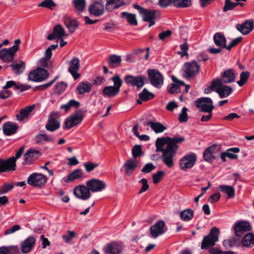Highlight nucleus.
Here are the masks:
<instances>
[{"label": "nucleus", "instance_id": "8", "mask_svg": "<svg viewBox=\"0 0 254 254\" xmlns=\"http://www.w3.org/2000/svg\"><path fill=\"white\" fill-rule=\"evenodd\" d=\"M148 75L150 83L154 87L160 88L163 85L162 75L158 70L148 69Z\"/></svg>", "mask_w": 254, "mask_h": 254}, {"label": "nucleus", "instance_id": "34", "mask_svg": "<svg viewBox=\"0 0 254 254\" xmlns=\"http://www.w3.org/2000/svg\"><path fill=\"white\" fill-rule=\"evenodd\" d=\"M92 89V84L88 81L80 82L77 86V93L83 95L86 93H89Z\"/></svg>", "mask_w": 254, "mask_h": 254}, {"label": "nucleus", "instance_id": "24", "mask_svg": "<svg viewBox=\"0 0 254 254\" xmlns=\"http://www.w3.org/2000/svg\"><path fill=\"white\" fill-rule=\"evenodd\" d=\"M64 22L70 34L75 32L79 24L76 19L68 16H65L64 17Z\"/></svg>", "mask_w": 254, "mask_h": 254}, {"label": "nucleus", "instance_id": "25", "mask_svg": "<svg viewBox=\"0 0 254 254\" xmlns=\"http://www.w3.org/2000/svg\"><path fill=\"white\" fill-rule=\"evenodd\" d=\"M35 243L36 240L34 237H28L21 243L20 247L21 252L24 254L29 253L34 247Z\"/></svg>", "mask_w": 254, "mask_h": 254}, {"label": "nucleus", "instance_id": "55", "mask_svg": "<svg viewBox=\"0 0 254 254\" xmlns=\"http://www.w3.org/2000/svg\"><path fill=\"white\" fill-rule=\"evenodd\" d=\"M250 72L248 71H243L240 74V80L237 81L240 86L244 85L248 81L250 76Z\"/></svg>", "mask_w": 254, "mask_h": 254}, {"label": "nucleus", "instance_id": "32", "mask_svg": "<svg viewBox=\"0 0 254 254\" xmlns=\"http://www.w3.org/2000/svg\"><path fill=\"white\" fill-rule=\"evenodd\" d=\"M235 77L234 71L232 69H228L223 72L220 79L222 81L223 83H229L234 81Z\"/></svg>", "mask_w": 254, "mask_h": 254}, {"label": "nucleus", "instance_id": "31", "mask_svg": "<svg viewBox=\"0 0 254 254\" xmlns=\"http://www.w3.org/2000/svg\"><path fill=\"white\" fill-rule=\"evenodd\" d=\"M35 108V105H33L21 109L19 111V113L16 115L17 120L19 122H22L25 119L27 118Z\"/></svg>", "mask_w": 254, "mask_h": 254}, {"label": "nucleus", "instance_id": "62", "mask_svg": "<svg viewBox=\"0 0 254 254\" xmlns=\"http://www.w3.org/2000/svg\"><path fill=\"white\" fill-rule=\"evenodd\" d=\"M67 84L64 82H60L57 83L55 86L56 92L60 94H61L66 88Z\"/></svg>", "mask_w": 254, "mask_h": 254}, {"label": "nucleus", "instance_id": "36", "mask_svg": "<svg viewBox=\"0 0 254 254\" xmlns=\"http://www.w3.org/2000/svg\"><path fill=\"white\" fill-rule=\"evenodd\" d=\"M124 4L125 2L123 0H108L106 4V8L107 11H110Z\"/></svg>", "mask_w": 254, "mask_h": 254}, {"label": "nucleus", "instance_id": "6", "mask_svg": "<svg viewBox=\"0 0 254 254\" xmlns=\"http://www.w3.org/2000/svg\"><path fill=\"white\" fill-rule=\"evenodd\" d=\"M199 68V65L195 61L186 62L184 64L183 75L187 79H192L198 72Z\"/></svg>", "mask_w": 254, "mask_h": 254}, {"label": "nucleus", "instance_id": "54", "mask_svg": "<svg viewBox=\"0 0 254 254\" xmlns=\"http://www.w3.org/2000/svg\"><path fill=\"white\" fill-rule=\"evenodd\" d=\"M240 151V149L238 147L231 148L225 151L227 157L231 159H235L238 158V155L232 152L238 153Z\"/></svg>", "mask_w": 254, "mask_h": 254}, {"label": "nucleus", "instance_id": "37", "mask_svg": "<svg viewBox=\"0 0 254 254\" xmlns=\"http://www.w3.org/2000/svg\"><path fill=\"white\" fill-rule=\"evenodd\" d=\"M120 91L113 86H107L102 90V95L105 97L113 98L117 95Z\"/></svg>", "mask_w": 254, "mask_h": 254}, {"label": "nucleus", "instance_id": "35", "mask_svg": "<svg viewBox=\"0 0 254 254\" xmlns=\"http://www.w3.org/2000/svg\"><path fill=\"white\" fill-rule=\"evenodd\" d=\"M83 175L80 169H77L74 171L69 172L67 178L65 180L66 183H71L75 180L79 179L82 177Z\"/></svg>", "mask_w": 254, "mask_h": 254}, {"label": "nucleus", "instance_id": "58", "mask_svg": "<svg viewBox=\"0 0 254 254\" xmlns=\"http://www.w3.org/2000/svg\"><path fill=\"white\" fill-rule=\"evenodd\" d=\"M212 147H207L205 149L203 152V158L205 161H209L212 160V159H215L216 156L214 155V154H211L210 153V150H211Z\"/></svg>", "mask_w": 254, "mask_h": 254}, {"label": "nucleus", "instance_id": "16", "mask_svg": "<svg viewBox=\"0 0 254 254\" xmlns=\"http://www.w3.org/2000/svg\"><path fill=\"white\" fill-rule=\"evenodd\" d=\"M86 186L92 192L101 191L106 187V183L97 179H91L86 182Z\"/></svg>", "mask_w": 254, "mask_h": 254}, {"label": "nucleus", "instance_id": "27", "mask_svg": "<svg viewBox=\"0 0 254 254\" xmlns=\"http://www.w3.org/2000/svg\"><path fill=\"white\" fill-rule=\"evenodd\" d=\"M242 237L236 236L232 237L228 239L225 240L223 242V245L226 249H228L233 247H239L242 246Z\"/></svg>", "mask_w": 254, "mask_h": 254}, {"label": "nucleus", "instance_id": "51", "mask_svg": "<svg viewBox=\"0 0 254 254\" xmlns=\"http://www.w3.org/2000/svg\"><path fill=\"white\" fill-rule=\"evenodd\" d=\"M132 155L133 158L136 159L137 158L142 156L143 155L141 146L140 145H134L131 150Z\"/></svg>", "mask_w": 254, "mask_h": 254}, {"label": "nucleus", "instance_id": "14", "mask_svg": "<svg viewBox=\"0 0 254 254\" xmlns=\"http://www.w3.org/2000/svg\"><path fill=\"white\" fill-rule=\"evenodd\" d=\"M73 193L76 197L84 200L89 199L91 195L89 188L84 185H79L74 187Z\"/></svg>", "mask_w": 254, "mask_h": 254}, {"label": "nucleus", "instance_id": "64", "mask_svg": "<svg viewBox=\"0 0 254 254\" xmlns=\"http://www.w3.org/2000/svg\"><path fill=\"white\" fill-rule=\"evenodd\" d=\"M83 165L86 171L87 172H90L93 171L95 168L98 166V164L97 163L90 162L85 163Z\"/></svg>", "mask_w": 254, "mask_h": 254}, {"label": "nucleus", "instance_id": "22", "mask_svg": "<svg viewBox=\"0 0 254 254\" xmlns=\"http://www.w3.org/2000/svg\"><path fill=\"white\" fill-rule=\"evenodd\" d=\"M217 82H220V85H216L215 92L218 93L221 98L227 97L232 93V88L228 86L224 85V83L220 78H217Z\"/></svg>", "mask_w": 254, "mask_h": 254}, {"label": "nucleus", "instance_id": "38", "mask_svg": "<svg viewBox=\"0 0 254 254\" xmlns=\"http://www.w3.org/2000/svg\"><path fill=\"white\" fill-rule=\"evenodd\" d=\"M122 58L120 56L112 55L109 57L108 64L110 68H114L120 66Z\"/></svg>", "mask_w": 254, "mask_h": 254}, {"label": "nucleus", "instance_id": "53", "mask_svg": "<svg viewBox=\"0 0 254 254\" xmlns=\"http://www.w3.org/2000/svg\"><path fill=\"white\" fill-rule=\"evenodd\" d=\"M57 6V4L53 0H45L38 4L39 7H43L53 9L54 7Z\"/></svg>", "mask_w": 254, "mask_h": 254}, {"label": "nucleus", "instance_id": "18", "mask_svg": "<svg viewBox=\"0 0 254 254\" xmlns=\"http://www.w3.org/2000/svg\"><path fill=\"white\" fill-rule=\"evenodd\" d=\"M88 11L92 15L100 16L105 12L104 4L93 1L89 6Z\"/></svg>", "mask_w": 254, "mask_h": 254}, {"label": "nucleus", "instance_id": "10", "mask_svg": "<svg viewBox=\"0 0 254 254\" xmlns=\"http://www.w3.org/2000/svg\"><path fill=\"white\" fill-rule=\"evenodd\" d=\"M146 78L144 76H134L131 75H127L125 78V81L127 84L132 86H136L139 90L145 84Z\"/></svg>", "mask_w": 254, "mask_h": 254}, {"label": "nucleus", "instance_id": "12", "mask_svg": "<svg viewBox=\"0 0 254 254\" xmlns=\"http://www.w3.org/2000/svg\"><path fill=\"white\" fill-rule=\"evenodd\" d=\"M196 107L201 112L212 111L214 108L212 100L208 97H201L195 102Z\"/></svg>", "mask_w": 254, "mask_h": 254}, {"label": "nucleus", "instance_id": "23", "mask_svg": "<svg viewBox=\"0 0 254 254\" xmlns=\"http://www.w3.org/2000/svg\"><path fill=\"white\" fill-rule=\"evenodd\" d=\"M172 79L173 83L171 84L168 86V90L170 94H178L181 92V86H184L185 82L179 80L175 76H172Z\"/></svg>", "mask_w": 254, "mask_h": 254}, {"label": "nucleus", "instance_id": "52", "mask_svg": "<svg viewBox=\"0 0 254 254\" xmlns=\"http://www.w3.org/2000/svg\"><path fill=\"white\" fill-rule=\"evenodd\" d=\"M72 2L77 10L82 12L84 10L86 6L85 0H73Z\"/></svg>", "mask_w": 254, "mask_h": 254}, {"label": "nucleus", "instance_id": "43", "mask_svg": "<svg viewBox=\"0 0 254 254\" xmlns=\"http://www.w3.org/2000/svg\"><path fill=\"white\" fill-rule=\"evenodd\" d=\"M13 72L16 74H20L22 73L25 69L24 63L22 61L17 62L14 61L10 65Z\"/></svg>", "mask_w": 254, "mask_h": 254}, {"label": "nucleus", "instance_id": "46", "mask_svg": "<svg viewBox=\"0 0 254 254\" xmlns=\"http://www.w3.org/2000/svg\"><path fill=\"white\" fill-rule=\"evenodd\" d=\"M122 17L126 18L128 23L131 25L136 26L137 25V20L134 14L123 12L122 13Z\"/></svg>", "mask_w": 254, "mask_h": 254}, {"label": "nucleus", "instance_id": "40", "mask_svg": "<svg viewBox=\"0 0 254 254\" xmlns=\"http://www.w3.org/2000/svg\"><path fill=\"white\" fill-rule=\"evenodd\" d=\"M139 100H137V102L139 104L142 103V101H147L148 100L152 99L154 98V95L149 92L146 88L143 89L142 91L138 95Z\"/></svg>", "mask_w": 254, "mask_h": 254}, {"label": "nucleus", "instance_id": "39", "mask_svg": "<svg viewBox=\"0 0 254 254\" xmlns=\"http://www.w3.org/2000/svg\"><path fill=\"white\" fill-rule=\"evenodd\" d=\"M254 245V234L249 233L246 234L242 239V246L244 247L251 248Z\"/></svg>", "mask_w": 254, "mask_h": 254}, {"label": "nucleus", "instance_id": "47", "mask_svg": "<svg viewBox=\"0 0 254 254\" xmlns=\"http://www.w3.org/2000/svg\"><path fill=\"white\" fill-rule=\"evenodd\" d=\"M174 6L179 8L188 7L191 5V0H173Z\"/></svg>", "mask_w": 254, "mask_h": 254}, {"label": "nucleus", "instance_id": "9", "mask_svg": "<svg viewBox=\"0 0 254 254\" xmlns=\"http://www.w3.org/2000/svg\"><path fill=\"white\" fill-rule=\"evenodd\" d=\"M49 73L45 69L38 67L30 72L28 75L29 80L35 82H41L48 77Z\"/></svg>", "mask_w": 254, "mask_h": 254}, {"label": "nucleus", "instance_id": "13", "mask_svg": "<svg viewBox=\"0 0 254 254\" xmlns=\"http://www.w3.org/2000/svg\"><path fill=\"white\" fill-rule=\"evenodd\" d=\"M233 228L235 235L241 237H242L245 232L250 231L252 229V227L248 222L244 221L236 222Z\"/></svg>", "mask_w": 254, "mask_h": 254}, {"label": "nucleus", "instance_id": "61", "mask_svg": "<svg viewBox=\"0 0 254 254\" xmlns=\"http://www.w3.org/2000/svg\"><path fill=\"white\" fill-rule=\"evenodd\" d=\"M165 172L163 171H159L156 174L152 175L153 182L154 184H158L164 176Z\"/></svg>", "mask_w": 254, "mask_h": 254}, {"label": "nucleus", "instance_id": "20", "mask_svg": "<svg viewBox=\"0 0 254 254\" xmlns=\"http://www.w3.org/2000/svg\"><path fill=\"white\" fill-rule=\"evenodd\" d=\"M69 65L68 71L74 79L76 80L80 77V74L78 73L80 68L79 59L77 57H73L69 62Z\"/></svg>", "mask_w": 254, "mask_h": 254}, {"label": "nucleus", "instance_id": "26", "mask_svg": "<svg viewBox=\"0 0 254 254\" xmlns=\"http://www.w3.org/2000/svg\"><path fill=\"white\" fill-rule=\"evenodd\" d=\"M40 152L36 150H29L24 154V164L31 165L40 156Z\"/></svg>", "mask_w": 254, "mask_h": 254}, {"label": "nucleus", "instance_id": "59", "mask_svg": "<svg viewBox=\"0 0 254 254\" xmlns=\"http://www.w3.org/2000/svg\"><path fill=\"white\" fill-rule=\"evenodd\" d=\"M188 109L186 107H184L180 114L178 120L180 123L186 122L188 120V117L187 114Z\"/></svg>", "mask_w": 254, "mask_h": 254}, {"label": "nucleus", "instance_id": "33", "mask_svg": "<svg viewBox=\"0 0 254 254\" xmlns=\"http://www.w3.org/2000/svg\"><path fill=\"white\" fill-rule=\"evenodd\" d=\"M213 41L218 47L226 49V39L222 33H215L213 36Z\"/></svg>", "mask_w": 254, "mask_h": 254}, {"label": "nucleus", "instance_id": "21", "mask_svg": "<svg viewBox=\"0 0 254 254\" xmlns=\"http://www.w3.org/2000/svg\"><path fill=\"white\" fill-rule=\"evenodd\" d=\"M254 21L247 20L242 24L236 25L237 29L243 35H248L254 29Z\"/></svg>", "mask_w": 254, "mask_h": 254}, {"label": "nucleus", "instance_id": "4", "mask_svg": "<svg viewBox=\"0 0 254 254\" xmlns=\"http://www.w3.org/2000/svg\"><path fill=\"white\" fill-rule=\"evenodd\" d=\"M20 43V39H16L14 41L12 47L9 49L4 48L1 50L0 51V59L5 63L11 62L14 59L15 53L18 50Z\"/></svg>", "mask_w": 254, "mask_h": 254}, {"label": "nucleus", "instance_id": "63", "mask_svg": "<svg viewBox=\"0 0 254 254\" xmlns=\"http://www.w3.org/2000/svg\"><path fill=\"white\" fill-rule=\"evenodd\" d=\"M155 168V166L152 163H148L143 167L141 171L144 173H149L154 170Z\"/></svg>", "mask_w": 254, "mask_h": 254}, {"label": "nucleus", "instance_id": "19", "mask_svg": "<svg viewBox=\"0 0 254 254\" xmlns=\"http://www.w3.org/2000/svg\"><path fill=\"white\" fill-rule=\"evenodd\" d=\"M16 170V163L14 159L9 158L3 160L0 158V173L6 172Z\"/></svg>", "mask_w": 254, "mask_h": 254}, {"label": "nucleus", "instance_id": "28", "mask_svg": "<svg viewBox=\"0 0 254 254\" xmlns=\"http://www.w3.org/2000/svg\"><path fill=\"white\" fill-rule=\"evenodd\" d=\"M18 128V125L11 122H5L2 127L3 133L6 135H11L15 133Z\"/></svg>", "mask_w": 254, "mask_h": 254}, {"label": "nucleus", "instance_id": "29", "mask_svg": "<svg viewBox=\"0 0 254 254\" xmlns=\"http://www.w3.org/2000/svg\"><path fill=\"white\" fill-rule=\"evenodd\" d=\"M137 162L135 159H130L126 161L123 165L126 174L130 176L137 167Z\"/></svg>", "mask_w": 254, "mask_h": 254}, {"label": "nucleus", "instance_id": "60", "mask_svg": "<svg viewBox=\"0 0 254 254\" xmlns=\"http://www.w3.org/2000/svg\"><path fill=\"white\" fill-rule=\"evenodd\" d=\"M112 80L114 82V87H116L117 89H118L120 91V88L122 85L123 81L121 79L119 75H116L112 78Z\"/></svg>", "mask_w": 254, "mask_h": 254}, {"label": "nucleus", "instance_id": "17", "mask_svg": "<svg viewBox=\"0 0 254 254\" xmlns=\"http://www.w3.org/2000/svg\"><path fill=\"white\" fill-rule=\"evenodd\" d=\"M165 223L163 220L157 221L154 225L150 228V233L153 238H156L160 235L163 234L165 231L164 227Z\"/></svg>", "mask_w": 254, "mask_h": 254}, {"label": "nucleus", "instance_id": "49", "mask_svg": "<svg viewBox=\"0 0 254 254\" xmlns=\"http://www.w3.org/2000/svg\"><path fill=\"white\" fill-rule=\"evenodd\" d=\"M53 31L56 34L58 39H62L64 36L68 35L65 34L64 28L61 24L56 25L54 28Z\"/></svg>", "mask_w": 254, "mask_h": 254}, {"label": "nucleus", "instance_id": "44", "mask_svg": "<svg viewBox=\"0 0 254 254\" xmlns=\"http://www.w3.org/2000/svg\"><path fill=\"white\" fill-rule=\"evenodd\" d=\"M245 4L242 2H234L231 0H225L224 6L223 8V11L226 12L229 10L234 9L238 5L243 7Z\"/></svg>", "mask_w": 254, "mask_h": 254}, {"label": "nucleus", "instance_id": "30", "mask_svg": "<svg viewBox=\"0 0 254 254\" xmlns=\"http://www.w3.org/2000/svg\"><path fill=\"white\" fill-rule=\"evenodd\" d=\"M122 250V246L115 242L109 244L104 248L106 254H119Z\"/></svg>", "mask_w": 254, "mask_h": 254}, {"label": "nucleus", "instance_id": "45", "mask_svg": "<svg viewBox=\"0 0 254 254\" xmlns=\"http://www.w3.org/2000/svg\"><path fill=\"white\" fill-rule=\"evenodd\" d=\"M194 211L190 209H186L180 212V216L184 221H189L193 217Z\"/></svg>", "mask_w": 254, "mask_h": 254}, {"label": "nucleus", "instance_id": "48", "mask_svg": "<svg viewBox=\"0 0 254 254\" xmlns=\"http://www.w3.org/2000/svg\"><path fill=\"white\" fill-rule=\"evenodd\" d=\"M219 188L221 191L227 194L229 198L235 196L234 189L230 186H220Z\"/></svg>", "mask_w": 254, "mask_h": 254}, {"label": "nucleus", "instance_id": "2", "mask_svg": "<svg viewBox=\"0 0 254 254\" xmlns=\"http://www.w3.org/2000/svg\"><path fill=\"white\" fill-rule=\"evenodd\" d=\"M133 7L138 10L144 21L149 22V27L155 24L156 19L161 15L160 10L158 9L151 10L146 9L137 4H133Z\"/></svg>", "mask_w": 254, "mask_h": 254}, {"label": "nucleus", "instance_id": "7", "mask_svg": "<svg viewBox=\"0 0 254 254\" xmlns=\"http://www.w3.org/2000/svg\"><path fill=\"white\" fill-rule=\"evenodd\" d=\"M47 177L42 174L34 173L27 178V184L34 187L42 188L47 183Z\"/></svg>", "mask_w": 254, "mask_h": 254}, {"label": "nucleus", "instance_id": "1", "mask_svg": "<svg viewBox=\"0 0 254 254\" xmlns=\"http://www.w3.org/2000/svg\"><path fill=\"white\" fill-rule=\"evenodd\" d=\"M185 137H169L158 138L155 142L156 152H162L161 159L163 163L168 167L174 165L173 158L175 156L178 149V143L185 141Z\"/></svg>", "mask_w": 254, "mask_h": 254}, {"label": "nucleus", "instance_id": "5", "mask_svg": "<svg viewBox=\"0 0 254 254\" xmlns=\"http://www.w3.org/2000/svg\"><path fill=\"white\" fill-rule=\"evenodd\" d=\"M83 114L81 110H76L67 117L64 122V128L69 129L79 125L83 120Z\"/></svg>", "mask_w": 254, "mask_h": 254}, {"label": "nucleus", "instance_id": "11", "mask_svg": "<svg viewBox=\"0 0 254 254\" xmlns=\"http://www.w3.org/2000/svg\"><path fill=\"white\" fill-rule=\"evenodd\" d=\"M59 114L58 113H52L48 120V123L45 126L46 129L50 131L54 132L60 127V122L58 119Z\"/></svg>", "mask_w": 254, "mask_h": 254}, {"label": "nucleus", "instance_id": "50", "mask_svg": "<svg viewBox=\"0 0 254 254\" xmlns=\"http://www.w3.org/2000/svg\"><path fill=\"white\" fill-rule=\"evenodd\" d=\"M12 87H13L15 89H20L22 91L28 89L30 87V86H29L28 88H24V86L22 85H18L15 81L11 80L7 81L5 85L3 87V88L7 89Z\"/></svg>", "mask_w": 254, "mask_h": 254}, {"label": "nucleus", "instance_id": "3", "mask_svg": "<svg viewBox=\"0 0 254 254\" xmlns=\"http://www.w3.org/2000/svg\"><path fill=\"white\" fill-rule=\"evenodd\" d=\"M219 233V229L215 227H213L209 233L203 237L201 244V249L207 250L210 247H213L218 241Z\"/></svg>", "mask_w": 254, "mask_h": 254}, {"label": "nucleus", "instance_id": "56", "mask_svg": "<svg viewBox=\"0 0 254 254\" xmlns=\"http://www.w3.org/2000/svg\"><path fill=\"white\" fill-rule=\"evenodd\" d=\"M13 187L14 185L12 183H5L3 184V185L0 187V195L7 193L13 189Z\"/></svg>", "mask_w": 254, "mask_h": 254}, {"label": "nucleus", "instance_id": "42", "mask_svg": "<svg viewBox=\"0 0 254 254\" xmlns=\"http://www.w3.org/2000/svg\"><path fill=\"white\" fill-rule=\"evenodd\" d=\"M35 140L38 144H43L45 142H53L54 138L52 136H49L46 134L40 133L35 136Z\"/></svg>", "mask_w": 254, "mask_h": 254}, {"label": "nucleus", "instance_id": "57", "mask_svg": "<svg viewBox=\"0 0 254 254\" xmlns=\"http://www.w3.org/2000/svg\"><path fill=\"white\" fill-rule=\"evenodd\" d=\"M219 84L220 82H217V78L214 79L211 81L210 85L205 89L204 93L205 94H209L211 91H215V89H216V85H219Z\"/></svg>", "mask_w": 254, "mask_h": 254}, {"label": "nucleus", "instance_id": "41", "mask_svg": "<svg viewBox=\"0 0 254 254\" xmlns=\"http://www.w3.org/2000/svg\"><path fill=\"white\" fill-rule=\"evenodd\" d=\"M146 125L150 126L154 132L157 133L162 132L167 128L166 127L159 122L149 121L146 123Z\"/></svg>", "mask_w": 254, "mask_h": 254}, {"label": "nucleus", "instance_id": "15", "mask_svg": "<svg viewBox=\"0 0 254 254\" xmlns=\"http://www.w3.org/2000/svg\"><path fill=\"white\" fill-rule=\"evenodd\" d=\"M196 161V155L194 153L186 155L180 160V166L182 170L186 171L193 166Z\"/></svg>", "mask_w": 254, "mask_h": 254}]
</instances>
